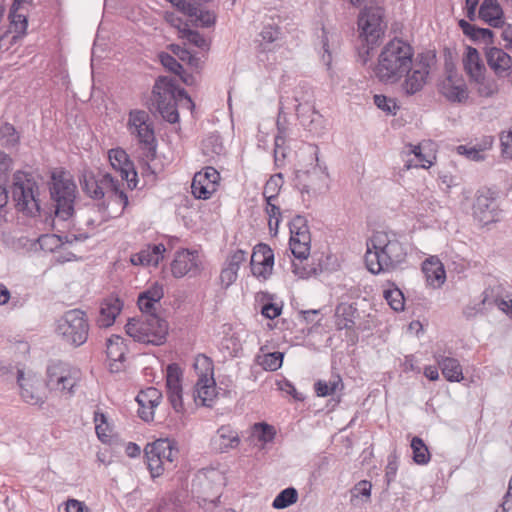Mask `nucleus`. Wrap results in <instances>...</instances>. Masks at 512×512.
<instances>
[{"instance_id": "52", "label": "nucleus", "mask_w": 512, "mask_h": 512, "mask_svg": "<svg viewBox=\"0 0 512 512\" xmlns=\"http://www.w3.org/2000/svg\"><path fill=\"white\" fill-rule=\"evenodd\" d=\"M384 298L394 311H402L404 309V296L398 288L388 289L384 291Z\"/></svg>"}, {"instance_id": "21", "label": "nucleus", "mask_w": 512, "mask_h": 512, "mask_svg": "<svg viewBox=\"0 0 512 512\" xmlns=\"http://www.w3.org/2000/svg\"><path fill=\"white\" fill-rule=\"evenodd\" d=\"M273 264V250L264 243L256 245L250 261L252 274L256 277L267 279L272 273Z\"/></svg>"}, {"instance_id": "34", "label": "nucleus", "mask_w": 512, "mask_h": 512, "mask_svg": "<svg viewBox=\"0 0 512 512\" xmlns=\"http://www.w3.org/2000/svg\"><path fill=\"white\" fill-rule=\"evenodd\" d=\"M192 492L198 493V497L204 501L214 502L213 498H219V487L212 485L206 475H199L193 480Z\"/></svg>"}, {"instance_id": "37", "label": "nucleus", "mask_w": 512, "mask_h": 512, "mask_svg": "<svg viewBox=\"0 0 512 512\" xmlns=\"http://www.w3.org/2000/svg\"><path fill=\"white\" fill-rule=\"evenodd\" d=\"M25 7L11 5L9 12V32H15L18 35H24L27 30L28 20Z\"/></svg>"}, {"instance_id": "6", "label": "nucleus", "mask_w": 512, "mask_h": 512, "mask_svg": "<svg viewBox=\"0 0 512 512\" xmlns=\"http://www.w3.org/2000/svg\"><path fill=\"white\" fill-rule=\"evenodd\" d=\"M385 0H349L353 6H361L367 2L375 4L366 5L358 17L360 37L368 44L377 45L385 33L386 23L384 22V9L379 4Z\"/></svg>"}, {"instance_id": "51", "label": "nucleus", "mask_w": 512, "mask_h": 512, "mask_svg": "<svg viewBox=\"0 0 512 512\" xmlns=\"http://www.w3.org/2000/svg\"><path fill=\"white\" fill-rule=\"evenodd\" d=\"M145 319H146V322L151 324L147 327V332L149 333L150 340L153 338L152 333H153V335L156 334V332L158 333V331L160 330V326H161L164 330V331H162L163 343H164L166 340V336L168 334L167 321L165 319L160 318L157 314L145 315Z\"/></svg>"}, {"instance_id": "33", "label": "nucleus", "mask_w": 512, "mask_h": 512, "mask_svg": "<svg viewBox=\"0 0 512 512\" xmlns=\"http://www.w3.org/2000/svg\"><path fill=\"white\" fill-rule=\"evenodd\" d=\"M458 25L472 41H483L486 45L494 43V32L491 29L477 27L465 19L459 20Z\"/></svg>"}, {"instance_id": "11", "label": "nucleus", "mask_w": 512, "mask_h": 512, "mask_svg": "<svg viewBox=\"0 0 512 512\" xmlns=\"http://www.w3.org/2000/svg\"><path fill=\"white\" fill-rule=\"evenodd\" d=\"M293 98L301 124L310 132H315L322 123V115L315 110L312 87L306 82H300L294 89Z\"/></svg>"}, {"instance_id": "9", "label": "nucleus", "mask_w": 512, "mask_h": 512, "mask_svg": "<svg viewBox=\"0 0 512 512\" xmlns=\"http://www.w3.org/2000/svg\"><path fill=\"white\" fill-rule=\"evenodd\" d=\"M81 380V371L63 361H50L46 367L45 386L64 396L72 397Z\"/></svg>"}, {"instance_id": "16", "label": "nucleus", "mask_w": 512, "mask_h": 512, "mask_svg": "<svg viewBox=\"0 0 512 512\" xmlns=\"http://www.w3.org/2000/svg\"><path fill=\"white\" fill-rule=\"evenodd\" d=\"M219 180L220 174L214 167L207 166L203 168L195 173L193 177L191 184L193 196L197 199H209L216 192Z\"/></svg>"}, {"instance_id": "54", "label": "nucleus", "mask_w": 512, "mask_h": 512, "mask_svg": "<svg viewBox=\"0 0 512 512\" xmlns=\"http://www.w3.org/2000/svg\"><path fill=\"white\" fill-rule=\"evenodd\" d=\"M436 63V54L433 51H426L417 55L414 68L430 73L431 67Z\"/></svg>"}, {"instance_id": "18", "label": "nucleus", "mask_w": 512, "mask_h": 512, "mask_svg": "<svg viewBox=\"0 0 512 512\" xmlns=\"http://www.w3.org/2000/svg\"><path fill=\"white\" fill-rule=\"evenodd\" d=\"M108 158L112 168L120 173L121 180L127 182L128 188L131 190L137 188V172L126 151L122 148L110 149Z\"/></svg>"}, {"instance_id": "53", "label": "nucleus", "mask_w": 512, "mask_h": 512, "mask_svg": "<svg viewBox=\"0 0 512 512\" xmlns=\"http://www.w3.org/2000/svg\"><path fill=\"white\" fill-rule=\"evenodd\" d=\"M283 358L284 354L279 351L267 353L263 355L260 364L265 370L276 371L282 366Z\"/></svg>"}, {"instance_id": "44", "label": "nucleus", "mask_w": 512, "mask_h": 512, "mask_svg": "<svg viewBox=\"0 0 512 512\" xmlns=\"http://www.w3.org/2000/svg\"><path fill=\"white\" fill-rule=\"evenodd\" d=\"M298 500V491L294 487H287L279 492L272 502L275 509H285Z\"/></svg>"}, {"instance_id": "63", "label": "nucleus", "mask_w": 512, "mask_h": 512, "mask_svg": "<svg viewBox=\"0 0 512 512\" xmlns=\"http://www.w3.org/2000/svg\"><path fill=\"white\" fill-rule=\"evenodd\" d=\"M282 312V305H278L273 302H267L263 304L261 308V314L270 320L277 318Z\"/></svg>"}, {"instance_id": "28", "label": "nucleus", "mask_w": 512, "mask_h": 512, "mask_svg": "<svg viewBox=\"0 0 512 512\" xmlns=\"http://www.w3.org/2000/svg\"><path fill=\"white\" fill-rule=\"evenodd\" d=\"M422 272L427 284L433 288H440L446 280L444 265L438 258L426 259L422 264Z\"/></svg>"}, {"instance_id": "4", "label": "nucleus", "mask_w": 512, "mask_h": 512, "mask_svg": "<svg viewBox=\"0 0 512 512\" xmlns=\"http://www.w3.org/2000/svg\"><path fill=\"white\" fill-rule=\"evenodd\" d=\"M10 193L17 212L30 218L40 215V189L32 173L17 170L13 174Z\"/></svg>"}, {"instance_id": "22", "label": "nucleus", "mask_w": 512, "mask_h": 512, "mask_svg": "<svg viewBox=\"0 0 512 512\" xmlns=\"http://www.w3.org/2000/svg\"><path fill=\"white\" fill-rule=\"evenodd\" d=\"M182 370L176 363H171L166 369V388L168 400L176 412L183 410L182 400Z\"/></svg>"}, {"instance_id": "58", "label": "nucleus", "mask_w": 512, "mask_h": 512, "mask_svg": "<svg viewBox=\"0 0 512 512\" xmlns=\"http://www.w3.org/2000/svg\"><path fill=\"white\" fill-rule=\"evenodd\" d=\"M170 2L183 14L193 17L197 14L199 7L191 0H170Z\"/></svg>"}, {"instance_id": "60", "label": "nucleus", "mask_w": 512, "mask_h": 512, "mask_svg": "<svg viewBox=\"0 0 512 512\" xmlns=\"http://www.w3.org/2000/svg\"><path fill=\"white\" fill-rule=\"evenodd\" d=\"M307 259L308 257L306 259H298L299 262L292 261L293 273L300 278H309L310 276L317 274L316 268L308 267L303 264V261Z\"/></svg>"}, {"instance_id": "56", "label": "nucleus", "mask_w": 512, "mask_h": 512, "mask_svg": "<svg viewBox=\"0 0 512 512\" xmlns=\"http://www.w3.org/2000/svg\"><path fill=\"white\" fill-rule=\"evenodd\" d=\"M374 103L379 109L389 114L395 115L398 109L396 102L385 95H374Z\"/></svg>"}, {"instance_id": "62", "label": "nucleus", "mask_w": 512, "mask_h": 512, "mask_svg": "<svg viewBox=\"0 0 512 512\" xmlns=\"http://www.w3.org/2000/svg\"><path fill=\"white\" fill-rule=\"evenodd\" d=\"M372 485L367 480L359 481L351 490L352 497H365L366 501L370 499Z\"/></svg>"}, {"instance_id": "48", "label": "nucleus", "mask_w": 512, "mask_h": 512, "mask_svg": "<svg viewBox=\"0 0 512 512\" xmlns=\"http://www.w3.org/2000/svg\"><path fill=\"white\" fill-rule=\"evenodd\" d=\"M339 386L343 387L342 379L339 376L329 382L318 380L314 384L315 392L319 397L332 395L338 390Z\"/></svg>"}, {"instance_id": "12", "label": "nucleus", "mask_w": 512, "mask_h": 512, "mask_svg": "<svg viewBox=\"0 0 512 512\" xmlns=\"http://www.w3.org/2000/svg\"><path fill=\"white\" fill-rule=\"evenodd\" d=\"M289 247L296 259H306L310 253L311 237L307 220L301 215L295 216L289 223Z\"/></svg>"}, {"instance_id": "41", "label": "nucleus", "mask_w": 512, "mask_h": 512, "mask_svg": "<svg viewBox=\"0 0 512 512\" xmlns=\"http://www.w3.org/2000/svg\"><path fill=\"white\" fill-rule=\"evenodd\" d=\"M202 150L206 156L214 157L224 154L225 148L219 134H210L202 141Z\"/></svg>"}, {"instance_id": "45", "label": "nucleus", "mask_w": 512, "mask_h": 512, "mask_svg": "<svg viewBox=\"0 0 512 512\" xmlns=\"http://www.w3.org/2000/svg\"><path fill=\"white\" fill-rule=\"evenodd\" d=\"M253 435L264 446L273 442L276 436V429L266 422H257L253 425Z\"/></svg>"}, {"instance_id": "55", "label": "nucleus", "mask_w": 512, "mask_h": 512, "mask_svg": "<svg viewBox=\"0 0 512 512\" xmlns=\"http://www.w3.org/2000/svg\"><path fill=\"white\" fill-rule=\"evenodd\" d=\"M182 33V37L185 38L190 44L200 48V49H208L209 44L203 35H201L198 31L192 30L189 28H184L180 30Z\"/></svg>"}, {"instance_id": "1", "label": "nucleus", "mask_w": 512, "mask_h": 512, "mask_svg": "<svg viewBox=\"0 0 512 512\" xmlns=\"http://www.w3.org/2000/svg\"><path fill=\"white\" fill-rule=\"evenodd\" d=\"M407 247L395 233L376 232L367 242L365 263L372 274L389 272L406 261Z\"/></svg>"}, {"instance_id": "38", "label": "nucleus", "mask_w": 512, "mask_h": 512, "mask_svg": "<svg viewBox=\"0 0 512 512\" xmlns=\"http://www.w3.org/2000/svg\"><path fill=\"white\" fill-rule=\"evenodd\" d=\"M127 348L124 344V338L119 335H112L107 339L106 353L112 361L122 362L125 359Z\"/></svg>"}, {"instance_id": "57", "label": "nucleus", "mask_w": 512, "mask_h": 512, "mask_svg": "<svg viewBox=\"0 0 512 512\" xmlns=\"http://www.w3.org/2000/svg\"><path fill=\"white\" fill-rule=\"evenodd\" d=\"M192 18H194L196 25H201L202 27L206 28L211 27L215 23V15L212 12L203 9L202 7H199L197 14Z\"/></svg>"}, {"instance_id": "49", "label": "nucleus", "mask_w": 512, "mask_h": 512, "mask_svg": "<svg viewBox=\"0 0 512 512\" xmlns=\"http://www.w3.org/2000/svg\"><path fill=\"white\" fill-rule=\"evenodd\" d=\"M160 63L170 72L180 76L183 82L187 83V79L182 76L184 72L183 66L178 60L167 52H161L158 55Z\"/></svg>"}, {"instance_id": "23", "label": "nucleus", "mask_w": 512, "mask_h": 512, "mask_svg": "<svg viewBox=\"0 0 512 512\" xmlns=\"http://www.w3.org/2000/svg\"><path fill=\"white\" fill-rule=\"evenodd\" d=\"M149 325L150 324L146 322L145 315H141L138 318H130L125 325V331L128 336L137 342L152 345L163 344V328L160 326L158 333L156 332V334H152L153 338L150 340L149 333L147 332V327Z\"/></svg>"}, {"instance_id": "64", "label": "nucleus", "mask_w": 512, "mask_h": 512, "mask_svg": "<svg viewBox=\"0 0 512 512\" xmlns=\"http://www.w3.org/2000/svg\"><path fill=\"white\" fill-rule=\"evenodd\" d=\"M247 252L242 249H237L229 258L227 267L236 271L240 268V265L246 260Z\"/></svg>"}, {"instance_id": "13", "label": "nucleus", "mask_w": 512, "mask_h": 512, "mask_svg": "<svg viewBox=\"0 0 512 512\" xmlns=\"http://www.w3.org/2000/svg\"><path fill=\"white\" fill-rule=\"evenodd\" d=\"M496 198L497 193L490 188L484 187L478 190L473 204V216L482 225L498 220L499 209Z\"/></svg>"}, {"instance_id": "8", "label": "nucleus", "mask_w": 512, "mask_h": 512, "mask_svg": "<svg viewBox=\"0 0 512 512\" xmlns=\"http://www.w3.org/2000/svg\"><path fill=\"white\" fill-rule=\"evenodd\" d=\"M89 328L86 312L80 309H71L57 319L55 333L66 344L79 347L87 341Z\"/></svg>"}, {"instance_id": "3", "label": "nucleus", "mask_w": 512, "mask_h": 512, "mask_svg": "<svg viewBox=\"0 0 512 512\" xmlns=\"http://www.w3.org/2000/svg\"><path fill=\"white\" fill-rule=\"evenodd\" d=\"M152 99L161 117L171 123L179 121L178 102L187 100L192 104L190 96L184 88L176 84L175 79L159 76L152 89Z\"/></svg>"}, {"instance_id": "25", "label": "nucleus", "mask_w": 512, "mask_h": 512, "mask_svg": "<svg viewBox=\"0 0 512 512\" xmlns=\"http://www.w3.org/2000/svg\"><path fill=\"white\" fill-rule=\"evenodd\" d=\"M240 444L238 432L230 425H222L211 439V446L218 453H226Z\"/></svg>"}, {"instance_id": "26", "label": "nucleus", "mask_w": 512, "mask_h": 512, "mask_svg": "<svg viewBox=\"0 0 512 512\" xmlns=\"http://www.w3.org/2000/svg\"><path fill=\"white\" fill-rule=\"evenodd\" d=\"M123 308V302L115 296L105 298L99 308V314L96 318V325L99 328H108L115 323L117 316Z\"/></svg>"}, {"instance_id": "20", "label": "nucleus", "mask_w": 512, "mask_h": 512, "mask_svg": "<svg viewBox=\"0 0 512 512\" xmlns=\"http://www.w3.org/2000/svg\"><path fill=\"white\" fill-rule=\"evenodd\" d=\"M194 366L196 370L201 369L199 379L196 383L198 397L206 401L214 392L213 362L211 358L205 355H198Z\"/></svg>"}, {"instance_id": "36", "label": "nucleus", "mask_w": 512, "mask_h": 512, "mask_svg": "<svg viewBox=\"0 0 512 512\" xmlns=\"http://www.w3.org/2000/svg\"><path fill=\"white\" fill-rule=\"evenodd\" d=\"M405 76L402 89L407 95H414L423 89L427 81L428 72L412 67L411 71Z\"/></svg>"}, {"instance_id": "15", "label": "nucleus", "mask_w": 512, "mask_h": 512, "mask_svg": "<svg viewBox=\"0 0 512 512\" xmlns=\"http://www.w3.org/2000/svg\"><path fill=\"white\" fill-rule=\"evenodd\" d=\"M90 185L94 187L91 191V198L101 200L104 198V190L112 192L114 201L121 205V213L128 205L127 194L120 189V181L112 177L110 173H99L97 181H90Z\"/></svg>"}, {"instance_id": "43", "label": "nucleus", "mask_w": 512, "mask_h": 512, "mask_svg": "<svg viewBox=\"0 0 512 512\" xmlns=\"http://www.w3.org/2000/svg\"><path fill=\"white\" fill-rule=\"evenodd\" d=\"M166 251L165 246L162 243L147 245L146 248L142 249L141 256L146 262V266H157L163 259V254Z\"/></svg>"}, {"instance_id": "29", "label": "nucleus", "mask_w": 512, "mask_h": 512, "mask_svg": "<svg viewBox=\"0 0 512 512\" xmlns=\"http://www.w3.org/2000/svg\"><path fill=\"white\" fill-rule=\"evenodd\" d=\"M163 288L159 284H154L149 289L139 294L137 305L142 315L156 314L155 305L163 298Z\"/></svg>"}, {"instance_id": "61", "label": "nucleus", "mask_w": 512, "mask_h": 512, "mask_svg": "<svg viewBox=\"0 0 512 512\" xmlns=\"http://www.w3.org/2000/svg\"><path fill=\"white\" fill-rule=\"evenodd\" d=\"M397 470H398L397 457L394 454H390L388 456L387 465H386V469H385V480H386L387 486H389L395 480Z\"/></svg>"}, {"instance_id": "19", "label": "nucleus", "mask_w": 512, "mask_h": 512, "mask_svg": "<svg viewBox=\"0 0 512 512\" xmlns=\"http://www.w3.org/2000/svg\"><path fill=\"white\" fill-rule=\"evenodd\" d=\"M201 271V262L197 251L183 249L176 252L171 263L172 275L176 278H182L186 275L196 276Z\"/></svg>"}, {"instance_id": "2", "label": "nucleus", "mask_w": 512, "mask_h": 512, "mask_svg": "<svg viewBox=\"0 0 512 512\" xmlns=\"http://www.w3.org/2000/svg\"><path fill=\"white\" fill-rule=\"evenodd\" d=\"M414 48L399 38H394L384 45L378 56L374 73L385 84H394L411 71Z\"/></svg>"}, {"instance_id": "17", "label": "nucleus", "mask_w": 512, "mask_h": 512, "mask_svg": "<svg viewBox=\"0 0 512 512\" xmlns=\"http://www.w3.org/2000/svg\"><path fill=\"white\" fill-rule=\"evenodd\" d=\"M17 383L20 395L24 402L30 405L42 406L46 401V394L42 387V380L35 375L25 377L23 370H17Z\"/></svg>"}, {"instance_id": "39", "label": "nucleus", "mask_w": 512, "mask_h": 512, "mask_svg": "<svg viewBox=\"0 0 512 512\" xmlns=\"http://www.w3.org/2000/svg\"><path fill=\"white\" fill-rule=\"evenodd\" d=\"M412 459L418 465H426L431 459V454L427 445L418 436H414L411 440Z\"/></svg>"}, {"instance_id": "35", "label": "nucleus", "mask_w": 512, "mask_h": 512, "mask_svg": "<svg viewBox=\"0 0 512 512\" xmlns=\"http://www.w3.org/2000/svg\"><path fill=\"white\" fill-rule=\"evenodd\" d=\"M463 64L465 71L469 75L471 80L479 78L481 75L485 73V66L480 59L479 52L474 47H467Z\"/></svg>"}, {"instance_id": "59", "label": "nucleus", "mask_w": 512, "mask_h": 512, "mask_svg": "<svg viewBox=\"0 0 512 512\" xmlns=\"http://www.w3.org/2000/svg\"><path fill=\"white\" fill-rule=\"evenodd\" d=\"M457 152L460 155L466 156L467 159L473 161H482L485 158L483 151L476 148L475 146L459 145L457 147Z\"/></svg>"}, {"instance_id": "7", "label": "nucleus", "mask_w": 512, "mask_h": 512, "mask_svg": "<svg viewBox=\"0 0 512 512\" xmlns=\"http://www.w3.org/2000/svg\"><path fill=\"white\" fill-rule=\"evenodd\" d=\"M148 470L152 478L161 476L165 470L175 467L179 449L177 442L169 438H160L148 443L144 448Z\"/></svg>"}, {"instance_id": "14", "label": "nucleus", "mask_w": 512, "mask_h": 512, "mask_svg": "<svg viewBox=\"0 0 512 512\" xmlns=\"http://www.w3.org/2000/svg\"><path fill=\"white\" fill-rule=\"evenodd\" d=\"M446 78L439 85L440 93L451 103H464L469 97L467 85L453 65H446Z\"/></svg>"}, {"instance_id": "5", "label": "nucleus", "mask_w": 512, "mask_h": 512, "mask_svg": "<svg viewBox=\"0 0 512 512\" xmlns=\"http://www.w3.org/2000/svg\"><path fill=\"white\" fill-rule=\"evenodd\" d=\"M49 191L55 207L53 221L69 220L74 214L77 194V186L71 175L64 170L53 171L50 177Z\"/></svg>"}, {"instance_id": "47", "label": "nucleus", "mask_w": 512, "mask_h": 512, "mask_svg": "<svg viewBox=\"0 0 512 512\" xmlns=\"http://www.w3.org/2000/svg\"><path fill=\"white\" fill-rule=\"evenodd\" d=\"M477 84V93L481 97H492L498 92V84L493 78H486L485 74L473 79Z\"/></svg>"}, {"instance_id": "31", "label": "nucleus", "mask_w": 512, "mask_h": 512, "mask_svg": "<svg viewBox=\"0 0 512 512\" xmlns=\"http://www.w3.org/2000/svg\"><path fill=\"white\" fill-rule=\"evenodd\" d=\"M358 310L356 304L342 302L336 306L335 318L338 330L353 329Z\"/></svg>"}, {"instance_id": "50", "label": "nucleus", "mask_w": 512, "mask_h": 512, "mask_svg": "<svg viewBox=\"0 0 512 512\" xmlns=\"http://www.w3.org/2000/svg\"><path fill=\"white\" fill-rule=\"evenodd\" d=\"M265 212L269 217V230L277 234L279 223L282 218V212L278 205L274 204V201H266Z\"/></svg>"}, {"instance_id": "40", "label": "nucleus", "mask_w": 512, "mask_h": 512, "mask_svg": "<svg viewBox=\"0 0 512 512\" xmlns=\"http://www.w3.org/2000/svg\"><path fill=\"white\" fill-rule=\"evenodd\" d=\"M20 144V134L10 123L2 124V147L9 151H17Z\"/></svg>"}, {"instance_id": "24", "label": "nucleus", "mask_w": 512, "mask_h": 512, "mask_svg": "<svg viewBox=\"0 0 512 512\" xmlns=\"http://www.w3.org/2000/svg\"><path fill=\"white\" fill-rule=\"evenodd\" d=\"M488 66L500 77H508L512 69V57L502 48L490 47L485 53Z\"/></svg>"}, {"instance_id": "42", "label": "nucleus", "mask_w": 512, "mask_h": 512, "mask_svg": "<svg viewBox=\"0 0 512 512\" xmlns=\"http://www.w3.org/2000/svg\"><path fill=\"white\" fill-rule=\"evenodd\" d=\"M162 393L155 387H148L139 392L136 401L139 406L149 405L150 409H155L161 402Z\"/></svg>"}, {"instance_id": "32", "label": "nucleus", "mask_w": 512, "mask_h": 512, "mask_svg": "<svg viewBox=\"0 0 512 512\" xmlns=\"http://www.w3.org/2000/svg\"><path fill=\"white\" fill-rule=\"evenodd\" d=\"M438 366L445 379L449 382H460L463 380L462 366L459 361L452 357L440 355L437 358Z\"/></svg>"}, {"instance_id": "27", "label": "nucleus", "mask_w": 512, "mask_h": 512, "mask_svg": "<svg viewBox=\"0 0 512 512\" xmlns=\"http://www.w3.org/2000/svg\"><path fill=\"white\" fill-rule=\"evenodd\" d=\"M478 17L493 28H502L505 24L504 11L498 0H483Z\"/></svg>"}, {"instance_id": "30", "label": "nucleus", "mask_w": 512, "mask_h": 512, "mask_svg": "<svg viewBox=\"0 0 512 512\" xmlns=\"http://www.w3.org/2000/svg\"><path fill=\"white\" fill-rule=\"evenodd\" d=\"M480 306H482L486 313L494 307H497L499 310L503 309L506 306V294H504L503 287L501 285L487 287L482 292Z\"/></svg>"}, {"instance_id": "46", "label": "nucleus", "mask_w": 512, "mask_h": 512, "mask_svg": "<svg viewBox=\"0 0 512 512\" xmlns=\"http://www.w3.org/2000/svg\"><path fill=\"white\" fill-rule=\"evenodd\" d=\"M283 176L281 173L272 175L265 183L263 189V197L265 201H274L283 185Z\"/></svg>"}, {"instance_id": "10", "label": "nucleus", "mask_w": 512, "mask_h": 512, "mask_svg": "<svg viewBox=\"0 0 512 512\" xmlns=\"http://www.w3.org/2000/svg\"><path fill=\"white\" fill-rule=\"evenodd\" d=\"M127 126L131 135L137 138L142 149L145 150L146 158L150 161L154 160L157 151V140L154 124L148 112L140 109L130 110Z\"/></svg>"}]
</instances>
